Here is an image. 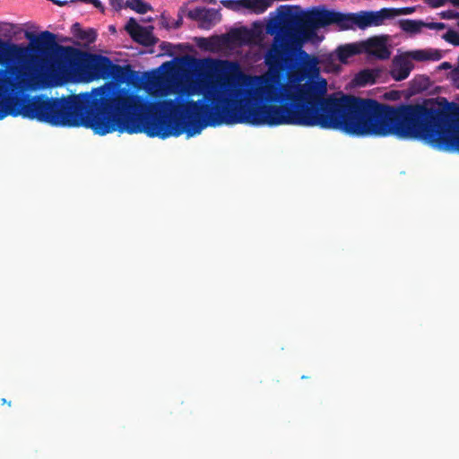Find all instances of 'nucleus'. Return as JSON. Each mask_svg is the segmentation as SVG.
Listing matches in <instances>:
<instances>
[{"label":"nucleus","instance_id":"f257e3e1","mask_svg":"<svg viewBox=\"0 0 459 459\" xmlns=\"http://www.w3.org/2000/svg\"><path fill=\"white\" fill-rule=\"evenodd\" d=\"M299 69L286 81L280 74H245L238 62L212 60L208 72L219 83L211 97L224 104L221 121L252 126L292 125L337 129L356 136L417 139L424 107L403 110L373 100L352 96L325 97L327 81L320 75V59L298 49Z\"/></svg>","mask_w":459,"mask_h":459},{"label":"nucleus","instance_id":"f03ea898","mask_svg":"<svg viewBox=\"0 0 459 459\" xmlns=\"http://www.w3.org/2000/svg\"><path fill=\"white\" fill-rule=\"evenodd\" d=\"M212 60L215 59L201 60L197 80L186 77L180 88L168 74L150 77L144 82V89L152 96L202 94L204 100L202 103L181 97L147 103L134 91L120 89L116 82H107L91 92L66 99L36 98L30 104L33 111L25 115L56 126L91 128L100 135L119 132L145 133L151 137L161 138L186 134L190 138L207 126L236 125L221 121L226 108L210 96L212 89L219 84L218 79L208 72V62Z\"/></svg>","mask_w":459,"mask_h":459},{"label":"nucleus","instance_id":"7ed1b4c3","mask_svg":"<svg viewBox=\"0 0 459 459\" xmlns=\"http://www.w3.org/2000/svg\"><path fill=\"white\" fill-rule=\"evenodd\" d=\"M39 68L29 80L19 77L13 79L6 76L5 71L0 70V119L12 116L39 121L37 117L25 115L26 112L33 111L30 108L31 100L36 98L55 100L46 96L2 98L4 93L24 91L39 86L53 88L67 83L91 82L100 78H108L114 70L120 69L118 65H113L108 57L86 55L72 47L64 46H58L56 54L49 61L42 62Z\"/></svg>","mask_w":459,"mask_h":459},{"label":"nucleus","instance_id":"20e7f679","mask_svg":"<svg viewBox=\"0 0 459 459\" xmlns=\"http://www.w3.org/2000/svg\"><path fill=\"white\" fill-rule=\"evenodd\" d=\"M311 17L308 11L298 22H284L267 29V33L273 36V44L264 56V63L269 68L267 72L279 74L286 54L303 48L306 43L318 44L324 39Z\"/></svg>","mask_w":459,"mask_h":459},{"label":"nucleus","instance_id":"39448f33","mask_svg":"<svg viewBox=\"0 0 459 459\" xmlns=\"http://www.w3.org/2000/svg\"><path fill=\"white\" fill-rule=\"evenodd\" d=\"M417 139L439 151L459 152V106L448 110L424 107Z\"/></svg>","mask_w":459,"mask_h":459},{"label":"nucleus","instance_id":"423d86ee","mask_svg":"<svg viewBox=\"0 0 459 459\" xmlns=\"http://www.w3.org/2000/svg\"><path fill=\"white\" fill-rule=\"evenodd\" d=\"M317 30L328 25L335 24L340 30H365L372 26H379L384 21L391 17L395 11L382 9L380 11H362L356 13H342L326 10L324 7H315L310 10Z\"/></svg>","mask_w":459,"mask_h":459},{"label":"nucleus","instance_id":"0eeeda50","mask_svg":"<svg viewBox=\"0 0 459 459\" xmlns=\"http://www.w3.org/2000/svg\"><path fill=\"white\" fill-rule=\"evenodd\" d=\"M442 52L435 48H424L406 51L394 57L390 74L395 81L406 79L413 69L412 60L416 62L437 61L442 58Z\"/></svg>","mask_w":459,"mask_h":459},{"label":"nucleus","instance_id":"6e6552de","mask_svg":"<svg viewBox=\"0 0 459 459\" xmlns=\"http://www.w3.org/2000/svg\"><path fill=\"white\" fill-rule=\"evenodd\" d=\"M28 54V48L0 39V65L11 66L22 63Z\"/></svg>","mask_w":459,"mask_h":459},{"label":"nucleus","instance_id":"1a4fd4ad","mask_svg":"<svg viewBox=\"0 0 459 459\" xmlns=\"http://www.w3.org/2000/svg\"><path fill=\"white\" fill-rule=\"evenodd\" d=\"M274 0H221V4L233 12H248L262 14L270 8Z\"/></svg>","mask_w":459,"mask_h":459},{"label":"nucleus","instance_id":"9d476101","mask_svg":"<svg viewBox=\"0 0 459 459\" xmlns=\"http://www.w3.org/2000/svg\"><path fill=\"white\" fill-rule=\"evenodd\" d=\"M187 16L197 22L204 29H211L221 22V15L219 10L204 7H196L187 12Z\"/></svg>","mask_w":459,"mask_h":459},{"label":"nucleus","instance_id":"9b49d317","mask_svg":"<svg viewBox=\"0 0 459 459\" xmlns=\"http://www.w3.org/2000/svg\"><path fill=\"white\" fill-rule=\"evenodd\" d=\"M359 45L362 53L377 59H387L391 55L384 38L373 37L367 40L359 41Z\"/></svg>","mask_w":459,"mask_h":459},{"label":"nucleus","instance_id":"f8f14e48","mask_svg":"<svg viewBox=\"0 0 459 459\" xmlns=\"http://www.w3.org/2000/svg\"><path fill=\"white\" fill-rule=\"evenodd\" d=\"M125 29L135 41L143 45L152 46L156 43V39L152 34L153 27H142L134 19L131 18Z\"/></svg>","mask_w":459,"mask_h":459},{"label":"nucleus","instance_id":"ddd939ff","mask_svg":"<svg viewBox=\"0 0 459 459\" xmlns=\"http://www.w3.org/2000/svg\"><path fill=\"white\" fill-rule=\"evenodd\" d=\"M383 74L380 68L364 69L359 72L352 80L355 86L364 87L376 83Z\"/></svg>","mask_w":459,"mask_h":459},{"label":"nucleus","instance_id":"4468645a","mask_svg":"<svg viewBox=\"0 0 459 459\" xmlns=\"http://www.w3.org/2000/svg\"><path fill=\"white\" fill-rule=\"evenodd\" d=\"M360 48L359 42L345 44L338 47L335 54L341 64H346L350 57L362 53Z\"/></svg>","mask_w":459,"mask_h":459},{"label":"nucleus","instance_id":"2eb2a0df","mask_svg":"<svg viewBox=\"0 0 459 459\" xmlns=\"http://www.w3.org/2000/svg\"><path fill=\"white\" fill-rule=\"evenodd\" d=\"M320 59V67L325 73L338 74L342 71V65L337 63L335 52L318 56Z\"/></svg>","mask_w":459,"mask_h":459},{"label":"nucleus","instance_id":"dca6fc26","mask_svg":"<svg viewBox=\"0 0 459 459\" xmlns=\"http://www.w3.org/2000/svg\"><path fill=\"white\" fill-rule=\"evenodd\" d=\"M26 37L30 39L34 47L39 50H47L56 42L55 35L49 31L41 32L34 39H31V36L30 34H27Z\"/></svg>","mask_w":459,"mask_h":459},{"label":"nucleus","instance_id":"f3484780","mask_svg":"<svg viewBox=\"0 0 459 459\" xmlns=\"http://www.w3.org/2000/svg\"><path fill=\"white\" fill-rule=\"evenodd\" d=\"M198 46L205 50L215 52L221 48V40L219 37L202 38L198 40Z\"/></svg>","mask_w":459,"mask_h":459},{"label":"nucleus","instance_id":"a211bd4d","mask_svg":"<svg viewBox=\"0 0 459 459\" xmlns=\"http://www.w3.org/2000/svg\"><path fill=\"white\" fill-rule=\"evenodd\" d=\"M402 27L403 30L411 33L420 32L425 28L423 22L411 20L403 22Z\"/></svg>","mask_w":459,"mask_h":459},{"label":"nucleus","instance_id":"6ab92c4d","mask_svg":"<svg viewBox=\"0 0 459 459\" xmlns=\"http://www.w3.org/2000/svg\"><path fill=\"white\" fill-rule=\"evenodd\" d=\"M126 5L139 13H145L151 10V6L143 0H130Z\"/></svg>","mask_w":459,"mask_h":459},{"label":"nucleus","instance_id":"aec40b11","mask_svg":"<svg viewBox=\"0 0 459 459\" xmlns=\"http://www.w3.org/2000/svg\"><path fill=\"white\" fill-rule=\"evenodd\" d=\"M442 39H444L446 42H449L455 46H459V33L453 30H448L442 36Z\"/></svg>","mask_w":459,"mask_h":459},{"label":"nucleus","instance_id":"412c9836","mask_svg":"<svg viewBox=\"0 0 459 459\" xmlns=\"http://www.w3.org/2000/svg\"><path fill=\"white\" fill-rule=\"evenodd\" d=\"M78 37L88 43H91L96 39V31L94 30H87L80 31Z\"/></svg>","mask_w":459,"mask_h":459},{"label":"nucleus","instance_id":"4be33fe9","mask_svg":"<svg viewBox=\"0 0 459 459\" xmlns=\"http://www.w3.org/2000/svg\"><path fill=\"white\" fill-rule=\"evenodd\" d=\"M424 26L429 30H442L446 28V25L443 22H424Z\"/></svg>","mask_w":459,"mask_h":459},{"label":"nucleus","instance_id":"5701e85b","mask_svg":"<svg viewBox=\"0 0 459 459\" xmlns=\"http://www.w3.org/2000/svg\"><path fill=\"white\" fill-rule=\"evenodd\" d=\"M440 15L443 19L451 20V19H458L459 13L453 10H448V11L442 12L440 13Z\"/></svg>","mask_w":459,"mask_h":459},{"label":"nucleus","instance_id":"b1692460","mask_svg":"<svg viewBox=\"0 0 459 459\" xmlns=\"http://www.w3.org/2000/svg\"><path fill=\"white\" fill-rule=\"evenodd\" d=\"M425 2L431 7L437 8L445 5L448 0H425Z\"/></svg>","mask_w":459,"mask_h":459},{"label":"nucleus","instance_id":"393cba45","mask_svg":"<svg viewBox=\"0 0 459 459\" xmlns=\"http://www.w3.org/2000/svg\"><path fill=\"white\" fill-rule=\"evenodd\" d=\"M97 9L100 10L101 12L104 11V7L100 0H92L91 3Z\"/></svg>","mask_w":459,"mask_h":459},{"label":"nucleus","instance_id":"a878e982","mask_svg":"<svg viewBox=\"0 0 459 459\" xmlns=\"http://www.w3.org/2000/svg\"><path fill=\"white\" fill-rule=\"evenodd\" d=\"M123 0H110V4L115 8H121Z\"/></svg>","mask_w":459,"mask_h":459},{"label":"nucleus","instance_id":"bb28decb","mask_svg":"<svg viewBox=\"0 0 459 459\" xmlns=\"http://www.w3.org/2000/svg\"><path fill=\"white\" fill-rule=\"evenodd\" d=\"M450 67H451V65H450V64H449V63H447V62H444V63H442V64H441V65H440V68H442V69H448V68H450Z\"/></svg>","mask_w":459,"mask_h":459},{"label":"nucleus","instance_id":"cd10ccee","mask_svg":"<svg viewBox=\"0 0 459 459\" xmlns=\"http://www.w3.org/2000/svg\"><path fill=\"white\" fill-rule=\"evenodd\" d=\"M52 2H54L55 4L62 6V5H65L67 2L66 1H64V2H61V1H58V0H51Z\"/></svg>","mask_w":459,"mask_h":459},{"label":"nucleus","instance_id":"c85d7f7f","mask_svg":"<svg viewBox=\"0 0 459 459\" xmlns=\"http://www.w3.org/2000/svg\"><path fill=\"white\" fill-rule=\"evenodd\" d=\"M448 2L452 3L455 6H459V0H448Z\"/></svg>","mask_w":459,"mask_h":459},{"label":"nucleus","instance_id":"c756f323","mask_svg":"<svg viewBox=\"0 0 459 459\" xmlns=\"http://www.w3.org/2000/svg\"><path fill=\"white\" fill-rule=\"evenodd\" d=\"M108 30H109V31H111L112 33H115V32H116V29H115V27H114V26H112V25H110V26L108 27Z\"/></svg>","mask_w":459,"mask_h":459},{"label":"nucleus","instance_id":"7c9ffc66","mask_svg":"<svg viewBox=\"0 0 459 459\" xmlns=\"http://www.w3.org/2000/svg\"><path fill=\"white\" fill-rule=\"evenodd\" d=\"M205 1L210 3V4H215L216 3V0H205Z\"/></svg>","mask_w":459,"mask_h":459},{"label":"nucleus","instance_id":"2f4dec72","mask_svg":"<svg viewBox=\"0 0 459 459\" xmlns=\"http://www.w3.org/2000/svg\"><path fill=\"white\" fill-rule=\"evenodd\" d=\"M152 18H147V19L145 20V22H152Z\"/></svg>","mask_w":459,"mask_h":459},{"label":"nucleus","instance_id":"473e14b6","mask_svg":"<svg viewBox=\"0 0 459 459\" xmlns=\"http://www.w3.org/2000/svg\"><path fill=\"white\" fill-rule=\"evenodd\" d=\"M181 22H177L176 27H178L180 25Z\"/></svg>","mask_w":459,"mask_h":459},{"label":"nucleus","instance_id":"72a5a7b5","mask_svg":"<svg viewBox=\"0 0 459 459\" xmlns=\"http://www.w3.org/2000/svg\"><path fill=\"white\" fill-rule=\"evenodd\" d=\"M457 26L459 27V15H458V19H457Z\"/></svg>","mask_w":459,"mask_h":459}]
</instances>
